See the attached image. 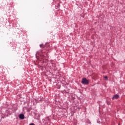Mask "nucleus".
Here are the masks:
<instances>
[{"mask_svg": "<svg viewBox=\"0 0 125 125\" xmlns=\"http://www.w3.org/2000/svg\"><path fill=\"white\" fill-rule=\"evenodd\" d=\"M104 79H105V80H108V77L107 76L104 77Z\"/></svg>", "mask_w": 125, "mask_h": 125, "instance_id": "obj_4", "label": "nucleus"}, {"mask_svg": "<svg viewBox=\"0 0 125 125\" xmlns=\"http://www.w3.org/2000/svg\"><path fill=\"white\" fill-rule=\"evenodd\" d=\"M19 117H20V119H21V120H23V119H24L25 116L23 114H21V115H20Z\"/></svg>", "mask_w": 125, "mask_h": 125, "instance_id": "obj_3", "label": "nucleus"}, {"mask_svg": "<svg viewBox=\"0 0 125 125\" xmlns=\"http://www.w3.org/2000/svg\"><path fill=\"white\" fill-rule=\"evenodd\" d=\"M118 98H119V95L116 94L113 97L112 99H118Z\"/></svg>", "mask_w": 125, "mask_h": 125, "instance_id": "obj_2", "label": "nucleus"}, {"mask_svg": "<svg viewBox=\"0 0 125 125\" xmlns=\"http://www.w3.org/2000/svg\"><path fill=\"white\" fill-rule=\"evenodd\" d=\"M40 47H42V44H41V45H40Z\"/></svg>", "mask_w": 125, "mask_h": 125, "instance_id": "obj_6", "label": "nucleus"}, {"mask_svg": "<svg viewBox=\"0 0 125 125\" xmlns=\"http://www.w3.org/2000/svg\"><path fill=\"white\" fill-rule=\"evenodd\" d=\"M89 83V81H88V80L86 79V78L83 79L82 83H83V84H88Z\"/></svg>", "mask_w": 125, "mask_h": 125, "instance_id": "obj_1", "label": "nucleus"}, {"mask_svg": "<svg viewBox=\"0 0 125 125\" xmlns=\"http://www.w3.org/2000/svg\"><path fill=\"white\" fill-rule=\"evenodd\" d=\"M29 125H35V124L32 123V124H30Z\"/></svg>", "mask_w": 125, "mask_h": 125, "instance_id": "obj_5", "label": "nucleus"}]
</instances>
